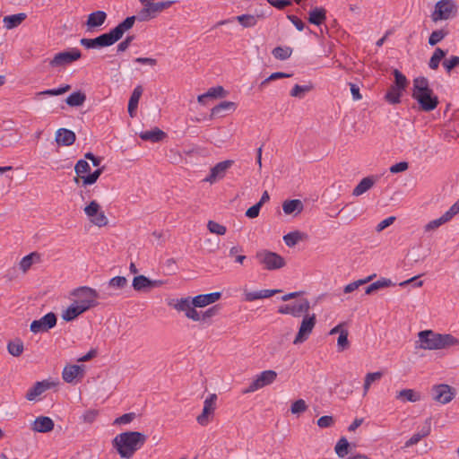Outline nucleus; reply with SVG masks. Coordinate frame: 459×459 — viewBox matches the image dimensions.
I'll return each instance as SVG.
<instances>
[{
	"mask_svg": "<svg viewBox=\"0 0 459 459\" xmlns=\"http://www.w3.org/2000/svg\"><path fill=\"white\" fill-rule=\"evenodd\" d=\"M147 436L138 431H126L117 435L112 440L113 447L122 458L129 459L141 449Z\"/></svg>",
	"mask_w": 459,
	"mask_h": 459,
	"instance_id": "f257e3e1",
	"label": "nucleus"
},
{
	"mask_svg": "<svg viewBox=\"0 0 459 459\" xmlns=\"http://www.w3.org/2000/svg\"><path fill=\"white\" fill-rule=\"evenodd\" d=\"M411 97L415 100L421 111L430 112L437 108L439 101L429 86L428 78L419 76L413 79Z\"/></svg>",
	"mask_w": 459,
	"mask_h": 459,
	"instance_id": "f03ea898",
	"label": "nucleus"
},
{
	"mask_svg": "<svg viewBox=\"0 0 459 459\" xmlns=\"http://www.w3.org/2000/svg\"><path fill=\"white\" fill-rule=\"evenodd\" d=\"M420 348L423 350H442L459 345V339L449 333H438L432 330L420 331L418 333Z\"/></svg>",
	"mask_w": 459,
	"mask_h": 459,
	"instance_id": "7ed1b4c3",
	"label": "nucleus"
},
{
	"mask_svg": "<svg viewBox=\"0 0 459 459\" xmlns=\"http://www.w3.org/2000/svg\"><path fill=\"white\" fill-rule=\"evenodd\" d=\"M255 257L257 262L263 265L264 269L268 271L281 269L286 264L281 255L267 249L258 250Z\"/></svg>",
	"mask_w": 459,
	"mask_h": 459,
	"instance_id": "20e7f679",
	"label": "nucleus"
},
{
	"mask_svg": "<svg viewBox=\"0 0 459 459\" xmlns=\"http://www.w3.org/2000/svg\"><path fill=\"white\" fill-rule=\"evenodd\" d=\"M457 5L454 0H439L436 3L431 19L434 22L448 20L455 16Z\"/></svg>",
	"mask_w": 459,
	"mask_h": 459,
	"instance_id": "39448f33",
	"label": "nucleus"
},
{
	"mask_svg": "<svg viewBox=\"0 0 459 459\" xmlns=\"http://www.w3.org/2000/svg\"><path fill=\"white\" fill-rule=\"evenodd\" d=\"M277 377V373L274 370H264L256 375L249 385L242 390V394L254 393L264 386L269 385L274 382Z\"/></svg>",
	"mask_w": 459,
	"mask_h": 459,
	"instance_id": "423d86ee",
	"label": "nucleus"
},
{
	"mask_svg": "<svg viewBox=\"0 0 459 459\" xmlns=\"http://www.w3.org/2000/svg\"><path fill=\"white\" fill-rule=\"evenodd\" d=\"M81 56V51L76 48H73L67 51H62L56 54L54 57L49 61V65L51 67L65 66L80 59Z\"/></svg>",
	"mask_w": 459,
	"mask_h": 459,
	"instance_id": "0eeeda50",
	"label": "nucleus"
},
{
	"mask_svg": "<svg viewBox=\"0 0 459 459\" xmlns=\"http://www.w3.org/2000/svg\"><path fill=\"white\" fill-rule=\"evenodd\" d=\"M56 316L53 312H49L38 320H33L30 324V330L33 333H45L52 329L56 325Z\"/></svg>",
	"mask_w": 459,
	"mask_h": 459,
	"instance_id": "6e6552de",
	"label": "nucleus"
},
{
	"mask_svg": "<svg viewBox=\"0 0 459 459\" xmlns=\"http://www.w3.org/2000/svg\"><path fill=\"white\" fill-rule=\"evenodd\" d=\"M84 212L94 225L103 227L108 224V218L104 212L100 211V206L96 201H91L84 208Z\"/></svg>",
	"mask_w": 459,
	"mask_h": 459,
	"instance_id": "1a4fd4ad",
	"label": "nucleus"
},
{
	"mask_svg": "<svg viewBox=\"0 0 459 459\" xmlns=\"http://www.w3.org/2000/svg\"><path fill=\"white\" fill-rule=\"evenodd\" d=\"M316 317L315 314H312L310 316L306 315L302 319L299 332L296 335L293 343L299 344L304 342L308 338L309 334L312 333L316 325Z\"/></svg>",
	"mask_w": 459,
	"mask_h": 459,
	"instance_id": "9d476101",
	"label": "nucleus"
},
{
	"mask_svg": "<svg viewBox=\"0 0 459 459\" xmlns=\"http://www.w3.org/2000/svg\"><path fill=\"white\" fill-rule=\"evenodd\" d=\"M310 303L307 299H301L298 304H286L279 307L278 313L282 315H290L294 317H299L308 312Z\"/></svg>",
	"mask_w": 459,
	"mask_h": 459,
	"instance_id": "9b49d317",
	"label": "nucleus"
},
{
	"mask_svg": "<svg viewBox=\"0 0 459 459\" xmlns=\"http://www.w3.org/2000/svg\"><path fill=\"white\" fill-rule=\"evenodd\" d=\"M80 44L83 46L85 48L91 49L110 47L113 44H115V42L113 41L109 32H107L94 39L82 38L80 39Z\"/></svg>",
	"mask_w": 459,
	"mask_h": 459,
	"instance_id": "f8f14e48",
	"label": "nucleus"
},
{
	"mask_svg": "<svg viewBox=\"0 0 459 459\" xmlns=\"http://www.w3.org/2000/svg\"><path fill=\"white\" fill-rule=\"evenodd\" d=\"M73 296H75L78 299H105L108 296H111V292H106L105 290L102 293H99L95 289H92L88 286H82L76 288L72 292Z\"/></svg>",
	"mask_w": 459,
	"mask_h": 459,
	"instance_id": "ddd939ff",
	"label": "nucleus"
},
{
	"mask_svg": "<svg viewBox=\"0 0 459 459\" xmlns=\"http://www.w3.org/2000/svg\"><path fill=\"white\" fill-rule=\"evenodd\" d=\"M433 392L434 399L442 404L450 403L455 394V390L446 384L435 385Z\"/></svg>",
	"mask_w": 459,
	"mask_h": 459,
	"instance_id": "4468645a",
	"label": "nucleus"
},
{
	"mask_svg": "<svg viewBox=\"0 0 459 459\" xmlns=\"http://www.w3.org/2000/svg\"><path fill=\"white\" fill-rule=\"evenodd\" d=\"M233 162L234 161L231 160L218 162L211 169L210 174L206 177L204 181L213 183L217 179L224 178L226 171L232 166Z\"/></svg>",
	"mask_w": 459,
	"mask_h": 459,
	"instance_id": "2eb2a0df",
	"label": "nucleus"
},
{
	"mask_svg": "<svg viewBox=\"0 0 459 459\" xmlns=\"http://www.w3.org/2000/svg\"><path fill=\"white\" fill-rule=\"evenodd\" d=\"M163 284L162 281L151 280L144 275L135 276L133 280L132 286L136 291H143L153 288L160 287Z\"/></svg>",
	"mask_w": 459,
	"mask_h": 459,
	"instance_id": "dca6fc26",
	"label": "nucleus"
},
{
	"mask_svg": "<svg viewBox=\"0 0 459 459\" xmlns=\"http://www.w3.org/2000/svg\"><path fill=\"white\" fill-rule=\"evenodd\" d=\"M135 20L136 16L134 15L126 17L122 22L108 31L115 43L123 37L126 30L134 26Z\"/></svg>",
	"mask_w": 459,
	"mask_h": 459,
	"instance_id": "f3484780",
	"label": "nucleus"
},
{
	"mask_svg": "<svg viewBox=\"0 0 459 459\" xmlns=\"http://www.w3.org/2000/svg\"><path fill=\"white\" fill-rule=\"evenodd\" d=\"M84 373V366L82 365H66L62 372V377L66 383H73L74 379Z\"/></svg>",
	"mask_w": 459,
	"mask_h": 459,
	"instance_id": "a211bd4d",
	"label": "nucleus"
},
{
	"mask_svg": "<svg viewBox=\"0 0 459 459\" xmlns=\"http://www.w3.org/2000/svg\"><path fill=\"white\" fill-rule=\"evenodd\" d=\"M75 139V134L66 128H60L56 133V142L58 145L71 146L74 143Z\"/></svg>",
	"mask_w": 459,
	"mask_h": 459,
	"instance_id": "6ab92c4d",
	"label": "nucleus"
},
{
	"mask_svg": "<svg viewBox=\"0 0 459 459\" xmlns=\"http://www.w3.org/2000/svg\"><path fill=\"white\" fill-rule=\"evenodd\" d=\"M221 297V292L216 291L208 294H200L194 297V306L204 307L219 300Z\"/></svg>",
	"mask_w": 459,
	"mask_h": 459,
	"instance_id": "aec40b11",
	"label": "nucleus"
},
{
	"mask_svg": "<svg viewBox=\"0 0 459 459\" xmlns=\"http://www.w3.org/2000/svg\"><path fill=\"white\" fill-rule=\"evenodd\" d=\"M54 421L47 416L37 417L33 422L32 429L39 433H47L54 429Z\"/></svg>",
	"mask_w": 459,
	"mask_h": 459,
	"instance_id": "412c9836",
	"label": "nucleus"
},
{
	"mask_svg": "<svg viewBox=\"0 0 459 459\" xmlns=\"http://www.w3.org/2000/svg\"><path fill=\"white\" fill-rule=\"evenodd\" d=\"M49 388L50 383L46 380L36 382L34 385L27 391L25 398L28 401H35L38 396L42 394Z\"/></svg>",
	"mask_w": 459,
	"mask_h": 459,
	"instance_id": "4be33fe9",
	"label": "nucleus"
},
{
	"mask_svg": "<svg viewBox=\"0 0 459 459\" xmlns=\"http://www.w3.org/2000/svg\"><path fill=\"white\" fill-rule=\"evenodd\" d=\"M27 18L25 13H19L12 15H6L3 19L4 28L13 30L21 25Z\"/></svg>",
	"mask_w": 459,
	"mask_h": 459,
	"instance_id": "5701e85b",
	"label": "nucleus"
},
{
	"mask_svg": "<svg viewBox=\"0 0 459 459\" xmlns=\"http://www.w3.org/2000/svg\"><path fill=\"white\" fill-rule=\"evenodd\" d=\"M107 13L104 11H95L88 15L86 26L88 30L100 27L107 20Z\"/></svg>",
	"mask_w": 459,
	"mask_h": 459,
	"instance_id": "b1692460",
	"label": "nucleus"
},
{
	"mask_svg": "<svg viewBox=\"0 0 459 459\" xmlns=\"http://www.w3.org/2000/svg\"><path fill=\"white\" fill-rule=\"evenodd\" d=\"M139 136L143 141L152 143L161 142L166 137V133L158 127L152 130L143 131L139 134Z\"/></svg>",
	"mask_w": 459,
	"mask_h": 459,
	"instance_id": "393cba45",
	"label": "nucleus"
},
{
	"mask_svg": "<svg viewBox=\"0 0 459 459\" xmlns=\"http://www.w3.org/2000/svg\"><path fill=\"white\" fill-rule=\"evenodd\" d=\"M169 306L172 307L174 309L179 312H184L186 315V312H188V309H190L192 307H195L194 298L192 299L189 297L175 299L169 302Z\"/></svg>",
	"mask_w": 459,
	"mask_h": 459,
	"instance_id": "a878e982",
	"label": "nucleus"
},
{
	"mask_svg": "<svg viewBox=\"0 0 459 459\" xmlns=\"http://www.w3.org/2000/svg\"><path fill=\"white\" fill-rule=\"evenodd\" d=\"M430 433V420H426L425 425L417 433L413 434L406 442L405 446L410 447L418 444L423 437H427Z\"/></svg>",
	"mask_w": 459,
	"mask_h": 459,
	"instance_id": "bb28decb",
	"label": "nucleus"
},
{
	"mask_svg": "<svg viewBox=\"0 0 459 459\" xmlns=\"http://www.w3.org/2000/svg\"><path fill=\"white\" fill-rule=\"evenodd\" d=\"M225 96V90L222 86L210 88L205 93L198 96V102L205 105L207 100L222 98Z\"/></svg>",
	"mask_w": 459,
	"mask_h": 459,
	"instance_id": "cd10ccee",
	"label": "nucleus"
},
{
	"mask_svg": "<svg viewBox=\"0 0 459 459\" xmlns=\"http://www.w3.org/2000/svg\"><path fill=\"white\" fill-rule=\"evenodd\" d=\"M236 108V104L232 101H221L214 106L211 110V117H223L228 111H233Z\"/></svg>",
	"mask_w": 459,
	"mask_h": 459,
	"instance_id": "c85d7f7f",
	"label": "nucleus"
},
{
	"mask_svg": "<svg viewBox=\"0 0 459 459\" xmlns=\"http://www.w3.org/2000/svg\"><path fill=\"white\" fill-rule=\"evenodd\" d=\"M143 87L141 85H137L134 89V91L131 94V97L128 101V106H127V110L131 117L134 116V113L137 109L139 100L143 94Z\"/></svg>",
	"mask_w": 459,
	"mask_h": 459,
	"instance_id": "c756f323",
	"label": "nucleus"
},
{
	"mask_svg": "<svg viewBox=\"0 0 459 459\" xmlns=\"http://www.w3.org/2000/svg\"><path fill=\"white\" fill-rule=\"evenodd\" d=\"M303 209V203L299 199L287 200L282 204V210L285 214H299Z\"/></svg>",
	"mask_w": 459,
	"mask_h": 459,
	"instance_id": "7c9ffc66",
	"label": "nucleus"
},
{
	"mask_svg": "<svg viewBox=\"0 0 459 459\" xmlns=\"http://www.w3.org/2000/svg\"><path fill=\"white\" fill-rule=\"evenodd\" d=\"M326 20V11L323 7H315L310 10L308 22L311 24L319 26Z\"/></svg>",
	"mask_w": 459,
	"mask_h": 459,
	"instance_id": "2f4dec72",
	"label": "nucleus"
},
{
	"mask_svg": "<svg viewBox=\"0 0 459 459\" xmlns=\"http://www.w3.org/2000/svg\"><path fill=\"white\" fill-rule=\"evenodd\" d=\"M82 313H84V307H80L74 302L64 311L62 317L65 321L71 322Z\"/></svg>",
	"mask_w": 459,
	"mask_h": 459,
	"instance_id": "473e14b6",
	"label": "nucleus"
},
{
	"mask_svg": "<svg viewBox=\"0 0 459 459\" xmlns=\"http://www.w3.org/2000/svg\"><path fill=\"white\" fill-rule=\"evenodd\" d=\"M375 184L374 179L371 177L364 178L360 180V182L355 186L352 191V195L354 196H359L369 190Z\"/></svg>",
	"mask_w": 459,
	"mask_h": 459,
	"instance_id": "72a5a7b5",
	"label": "nucleus"
},
{
	"mask_svg": "<svg viewBox=\"0 0 459 459\" xmlns=\"http://www.w3.org/2000/svg\"><path fill=\"white\" fill-rule=\"evenodd\" d=\"M86 100L85 93L81 91H74L65 100V103L70 107H80Z\"/></svg>",
	"mask_w": 459,
	"mask_h": 459,
	"instance_id": "f704fd0d",
	"label": "nucleus"
},
{
	"mask_svg": "<svg viewBox=\"0 0 459 459\" xmlns=\"http://www.w3.org/2000/svg\"><path fill=\"white\" fill-rule=\"evenodd\" d=\"M75 173L77 175L74 178L75 183H79V178L82 179V177H85V174H89L91 172L90 164L85 160H79L74 167Z\"/></svg>",
	"mask_w": 459,
	"mask_h": 459,
	"instance_id": "c9c22d12",
	"label": "nucleus"
},
{
	"mask_svg": "<svg viewBox=\"0 0 459 459\" xmlns=\"http://www.w3.org/2000/svg\"><path fill=\"white\" fill-rule=\"evenodd\" d=\"M403 92V91L398 90L397 88H394V86L391 85L385 95V99L389 104H399L401 102Z\"/></svg>",
	"mask_w": 459,
	"mask_h": 459,
	"instance_id": "e433bc0d",
	"label": "nucleus"
},
{
	"mask_svg": "<svg viewBox=\"0 0 459 459\" xmlns=\"http://www.w3.org/2000/svg\"><path fill=\"white\" fill-rule=\"evenodd\" d=\"M446 51L440 48H437L429 62V67L432 70L438 68L441 60L446 56Z\"/></svg>",
	"mask_w": 459,
	"mask_h": 459,
	"instance_id": "4c0bfd02",
	"label": "nucleus"
},
{
	"mask_svg": "<svg viewBox=\"0 0 459 459\" xmlns=\"http://www.w3.org/2000/svg\"><path fill=\"white\" fill-rule=\"evenodd\" d=\"M393 74L394 77V84L392 85L394 86V88H397L398 90H402L404 91L409 84V81L406 78V76L398 69H394L393 71Z\"/></svg>",
	"mask_w": 459,
	"mask_h": 459,
	"instance_id": "58836bf2",
	"label": "nucleus"
},
{
	"mask_svg": "<svg viewBox=\"0 0 459 459\" xmlns=\"http://www.w3.org/2000/svg\"><path fill=\"white\" fill-rule=\"evenodd\" d=\"M403 402L415 403L420 400V394L412 389H403L396 396Z\"/></svg>",
	"mask_w": 459,
	"mask_h": 459,
	"instance_id": "ea45409f",
	"label": "nucleus"
},
{
	"mask_svg": "<svg viewBox=\"0 0 459 459\" xmlns=\"http://www.w3.org/2000/svg\"><path fill=\"white\" fill-rule=\"evenodd\" d=\"M393 283L390 279L382 278L381 280H378V281L369 284L368 286H367L365 289V294H367V295L372 294L374 291L383 289V288H385V287H389Z\"/></svg>",
	"mask_w": 459,
	"mask_h": 459,
	"instance_id": "a19ab883",
	"label": "nucleus"
},
{
	"mask_svg": "<svg viewBox=\"0 0 459 459\" xmlns=\"http://www.w3.org/2000/svg\"><path fill=\"white\" fill-rule=\"evenodd\" d=\"M349 447L350 443L346 437H342L336 443L334 450L339 457L343 458L349 454Z\"/></svg>",
	"mask_w": 459,
	"mask_h": 459,
	"instance_id": "79ce46f5",
	"label": "nucleus"
},
{
	"mask_svg": "<svg viewBox=\"0 0 459 459\" xmlns=\"http://www.w3.org/2000/svg\"><path fill=\"white\" fill-rule=\"evenodd\" d=\"M174 3V1H162L158 3L149 2L148 4L151 12L155 17L158 13H161L165 9L169 8Z\"/></svg>",
	"mask_w": 459,
	"mask_h": 459,
	"instance_id": "37998d69",
	"label": "nucleus"
},
{
	"mask_svg": "<svg viewBox=\"0 0 459 459\" xmlns=\"http://www.w3.org/2000/svg\"><path fill=\"white\" fill-rule=\"evenodd\" d=\"M303 238V233L300 231H291L283 236V240L286 246L291 247L297 245Z\"/></svg>",
	"mask_w": 459,
	"mask_h": 459,
	"instance_id": "c03bdc74",
	"label": "nucleus"
},
{
	"mask_svg": "<svg viewBox=\"0 0 459 459\" xmlns=\"http://www.w3.org/2000/svg\"><path fill=\"white\" fill-rule=\"evenodd\" d=\"M7 351L14 357L20 356L23 351V342L20 339L11 341L7 344Z\"/></svg>",
	"mask_w": 459,
	"mask_h": 459,
	"instance_id": "a18cd8bd",
	"label": "nucleus"
},
{
	"mask_svg": "<svg viewBox=\"0 0 459 459\" xmlns=\"http://www.w3.org/2000/svg\"><path fill=\"white\" fill-rule=\"evenodd\" d=\"M127 285V280L124 276H115L107 283L106 289L122 290Z\"/></svg>",
	"mask_w": 459,
	"mask_h": 459,
	"instance_id": "49530a36",
	"label": "nucleus"
},
{
	"mask_svg": "<svg viewBox=\"0 0 459 459\" xmlns=\"http://www.w3.org/2000/svg\"><path fill=\"white\" fill-rule=\"evenodd\" d=\"M70 88H71V86L69 84H64V85L59 86L58 88L48 89V90L39 91L37 93V97H40L43 95H48V96L61 95V94H64L66 91H68L70 90Z\"/></svg>",
	"mask_w": 459,
	"mask_h": 459,
	"instance_id": "de8ad7c7",
	"label": "nucleus"
},
{
	"mask_svg": "<svg viewBox=\"0 0 459 459\" xmlns=\"http://www.w3.org/2000/svg\"><path fill=\"white\" fill-rule=\"evenodd\" d=\"M292 54V48L290 47H276L273 50V55L276 59L286 60Z\"/></svg>",
	"mask_w": 459,
	"mask_h": 459,
	"instance_id": "09e8293b",
	"label": "nucleus"
},
{
	"mask_svg": "<svg viewBox=\"0 0 459 459\" xmlns=\"http://www.w3.org/2000/svg\"><path fill=\"white\" fill-rule=\"evenodd\" d=\"M103 171H104V167L98 168L93 172H91V173L90 172L85 177H82L83 186H90V185H93L94 183H96L97 180L99 179V178L100 177V175L103 173Z\"/></svg>",
	"mask_w": 459,
	"mask_h": 459,
	"instance_id": "8fccbe9b",
	"label": "nucleus"
},
{
	"mask_svg": "<svg viewBox=\"0 0 459 459\" xmlns=\"http://www.w3.org/2000/svg\"><path fill=\"white\" fill-rule=\"evenodd\" d=\"M313 86L311 84H307V85H299V84H295L294 87L291 89L290 94L291 97H295V98H303L304 95L310 91L312 90Z\"/></svg>",
	"mask_w": 459,
	"mask_h": 459,
	"instance_id": "3c124183",
	"label": "nucleus"
},
{
	"mask_svg": "<svg viewBox=\"0 0 459 459\" xmlns=\"http://www.w3.org/2000/svg\"><path fill=\"white\" fill-rule=\"evenodd\" d=\"M244 28H252L256 25L257 20L254 15L242 14L235 18Z\"/></svg>",
	"mask_w": 459,
	"mask_h": 459,
	"instance_id": "603ef678",
	"label": "nucleus"
},
{
	"mask_svg": "<svg viewBox=\"0 0 459 459\" xmlns=\"http://www.w3.org/2000/svg\"><path fill=\"white\" fill-rule=\"evenodd\" d=\"M448 35V31L441 29V30H436L432 31L429 38V44L430 46H435L437 43H439L443 39H445Z\"/></svg>",
	"mask_w": 459,
	"mask_h": 459,
	"instance_id": "864d4df0",
	"label": "nucleus"
},
{
	"mask_svg": "<svg viewBox=\"0 0 459 459\" xmlns=\"http://www.w3.org/2000/svg\"><path fill=\"white\" fill-rule=\"evenodd\" d=\"M34 257L39 258V254L32 252L22 258L20 262V268L22 270V272L25 273L30 268V266L33 264Z\"/></svg>",
	"mask_w": 459,
	"mask_h": 459,
	"instance_id": "5fc2aeb1",
	"label": "nucleus"
},
{
	"mask_svg": "<svg viewBox=\"0 0 459 459\" xmlns=\"http://www.w3.org/2000/svg\"><path fill=\"white\" fill-rule=\"evenodd\" d=\"M372 278H373V275H370L365 279H360V280H358V281H355L353 282L347 284L343 289L344 293H351V292L354 291L359 286L368 282Z\"/></svg>",
	"mask_w": 459,
	"mask_h": 459,
	"instance_id": "6e6d98bb",
	"label": "nucleus"
},
{
	"mask_svg": "<svg viewBox=\"0 0 459 459\" xmlns=\"http://www.w3.org/2000/svg\"><path fill=\"white\" fill-rule=\"evenodd\" d=\"M207 228L210 230V232L217 234V235H224L227 231V229L225 226H223L216 221H208Z\"/></svg>",
	"mask_w": 459,
	"mask_h": 459,
	"instance_id": "4d7b16f0",
	"label": "nucleus"
},
{
	"mask_svg": "<svg viewBox=\"0 0 459 459\" xmlns=\"http://www.w3.org/2000/svg\"><path fill=\"white\" fill-rule=\"evenodd\" d=\"M143 4V8L138 13V15L136 16V20H138L140 22H145L152 18H154L152 13L151 12L148 3Z\"/></svg>",
	"mask_w": 459,
	"mask_h": 459,
	"instance_id": "13d9d810",
	"label": "nucleus"
},
{
	"mask_svg": "<svg viewBox=\"0 0 459 459\" xmlns=\"http://www.w3.org/2000/svg\"><path fill=\"white\" fill-rule=\"evenodd\" d=\"M291 75H292L291 74H287V73H283V72L273 73L269 77H267L261 82L260 88L264 87L271 81H274V80L281 79V78H290V77H291Z\"/></svg>",
	"mask_w": 459,
	"mask_h": 459,
	"instance_id": "bf43d9fd",
	"label": "nucleus"
},
{
	"mask_svg": "<svg viewBox=\"0 0 459 459\" xmlns=\"http://www.w3.org/2000/svg\"><path fill=\"white\" fill-rule=\"evenodd\" d=\"M307 406L303 399H299L291 404L290 411L293 414L304 412Z\"/></svg>",
	"mask_w": 459,
	"mask_h": 459,
	"instance_id": "052dcab7",
	"label": "nucleus"
},
{
	"mask_svg": "<svg viewBox=\"0 0 459 459\" xmlns=\"http://www.w3.org/2000/svg\"><path fill=\"white\" fill-rule=\"evenodd\" d=\"M136 417L134 412L125 413L122 416L117 418L114 421V424L118 425H126L132 422Z\"/></svg>",
	"mask_w": 459,
	"mask_h": 459,
	"instance_id": "680f3d73",
	"label": "nucleus"
},
{
	"mask_svg": "<svg viewBox=\"0 0 459 459\" xmlns=\"http://www.w3.org/2000/svg\"><path fill=\"white\" fill-rule=\"evenodd\" d=\"M459 65V56H452L448 59H445L443 62V66L447 73H450L453 68Z\"/></svg>",
	"mask_w": 459,
	"mask_h": 459,
	"instance_id": "e2e57ef3",
	"label": "nucleus"
},
{
	"mask_svg": "<svg viewBox=\"0 0 459 459\" xmlns=\"http://www.w3.org/2000/svg\"><path fill=\"white\" fill-rule=\"evenodd\" d=\"M337 345L341 351L345 350L349 346L348 341V332L346 330H342L340 335L337 339Z\"/></svg>",
	"mask_w": 459,
	"mask_h": 459,
	"instance_id": "0e129e2a",
	"label": "nucleus"
},
{
	"mask_svg": "<svg viewBox=\"0 0 459 459\" xmlns=\"http://www.w3.org/2000/svg\"><path fill=\"white\" fill-rule=\"evenodd\" d=\"M212 413V410L204 407L202 413L196 419L197 422L202 426H206L209 422V416Z\"/></svg>",
	"mask_w": 459,
	"mask_h": 459,
	"instance_id": "69168bd1",
	"label": "nucleus"
},
{
	"mask_svg": "<svg viewBox=\"0 0 459 459\" xmlns=\"http://www.w3.org/2000/svg\"><path fill=\"white\" fill-rule=\"evenodd\" d=\"M76 305H78L80 307H84V312L89 310L91 307H94L98 305V302L93 299H77L75 301Z\"/></svg>",
	"mask_w": 459,
	"mask_h": 459,
	"instance_id": "338daca9",
	"label": "nucleus"
},
{
	"mask_svg": "<svg viewBox=\"0 0 459 459\" xmlns=\"http://www.w3.org/2000/svg\"><path fill=\"white\" fill-rule=\"evenodd\" d=\"M261 203H256L246 211V216L250 219H255L259 215L261 210Z\"/></svg>",
	"mask_w": 459,
	"mask_h": 459,
	"instance_id": "774afa93",
	"label": "nucleus"
}]
</instances>
